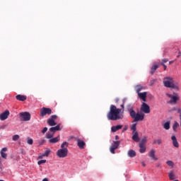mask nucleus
Instances as JSON below:
<instances>
[{
	"label": "nucleus",
	"mask_w": 181,
	"mask_h": 181,
	"mask_svg": "<svg viewBox=\"0 0 181 181\" xmlns=\"http://www.w3.org/2000/svg\"><path fill=\"white\" fill-rule=\"evenodd\" d=\"M69 142L64 141L61 145V148L57 150V156L58 158H66L69 153Z\"/></svg>",
	"instance_id": "7ed1b4c3"
},
{
	"label": "nucleus",
	"mask_w": 181,
	"mask_h": 181,
	"mask_svg": "<svg viewBox=\"0 0 181 181\" xmlns=\"http://www.w3.org/2000/svg\"><path fill=\"white\" fill-rule=\"evenodd\" d=\"M16 100L18 101H25L26 100V96L23 95H17L16 96Z\"/></svg>",
	"instance_id": "5701e85b"
},
{
	"label": "nucleus",
	"mask_w": 181,
	"mask_h": 181,
	"mask_svg": "<svg viewBox=\"0 0 181 181\" xmlns=\"http://www.w3.org/2000/svg\"><path fill=\"white\" fill-rule=\"evenodd\" d=\"M171 139L173 141V144L175 148H179V143L177 142V139H176V136H172Z\"/></svg>",
	"instance_id": "dca6fc26"
},
{
	"label": "nucleus",
	"mask_w": 181,
	"mask_h": 181,
	"mask_svg": "<svg viewBox=\"0 0 181 181\" xmlns=\"http://www.w3.org/2000/svg\"><path fill=\"white\" fill-rule=\"evenodd\" d=\"M127 155L129 156V158H135V156H136V152H135L134 150H129Z\"/></svg>",
	"instance_id": "412c9836"
},
{
	"label": "nucleus",
	"mask_w": 181,
	"mask_h": 181,
	"mask_svg": "<svg viewBox=\"0 0 181 181\" xmlns=\"http://www.w3.org/2000/svg\"><path fill=\"white\" fill-rule=\"evenodd\" d=\"M44 142H45V140H42V144H44Z\"/></svg>",
	"instance_id": "3c124183"
},
{
	"label": "nucleus",
	"mask_w": 181,
	"mask_h": 181,
	"mask_svg": "<svg viewBox=\"0 0 181 181\" xmlns=\"http://www.w3.org/2000/svg\"><path fill=\"white\" fill-rule=\"evenodd\" d=\"M168 62H169V60L168 59H165L162 60L161 63H163V64H165V63H168Z\"/></svg>",
	"instance_id": "ea45409f"
},
{
	"label": "nucleus",
	"mask_w": 181,
	"mask_h": 181,
	"mask_svg": "<svg viewBox=\"0 0 181 181\" xmlns=\"http://www.w3.org/2000/svg\"><path fill=\"white\" fill-rule=\"evenodd\" d=\"M163 84L165 87L168 88H176V86H175V83L173 81V78L172 77H166L163 79Z\"/></svg>",
	"instance_id": "20e7f679"
},
{
	"label": "nucleus",
	"mask_w": 181,
	"mask_h": 181,
	"mask_svg": "<svg viewBox=\"0 0 181 181\" xmlns=\"http://www.w3.org/2000/svg\"><path fill=\"white\" fill-rule=\"evenodd\" d=\"M76 142L80 149H84V146H86V143L83 140H81L80 139H77Z\"/></svg>",
	"instance_id": "ddd939ff"
},
{
	"label": "nucleus",
	"mask_w": 181,
	"mask_h": 181,
	"mask_svg": "<svg viewBox=\"0 0 181 181\" xmlns=\"http://www.w3.org/2000/svg\"><path fill=\"white\" fill-rule=\"evenodd\" d=\"M139 98L144 101H146V92L138 93Z\"/></svg>",
	"instance_id": "aec40b11"
},
{
	"label": "nucleus",
	"mask_w": 181,
	"mask_h": 181,
	"mask_svg": "<svg viewBox=\"0 0 181 181\" xmlns=\"http://www.w3.org/2000/svg\"><path fill=\"white\" fill-rule=\"evenodd\" d=\"M131 130L133 131L132 132H136V124H133L131 126Z\"/></svg>",
	"instance_id": "7c9ffc66"
},
{
	"label": "nucleus",
	"mask_w": 181,
	"mask_h": 181,
	"mask_svg": "<svg viewBox=\"0 0 181 181\" xmlns=\"http://www.w3.org/2000/svg\"><path fill=\"white\" fill-rule=\"evenodd\" d=\"M146 144V137H144L141 139V141L139 143V145H143L145 146V144Z\"/></svg>",
	"instance_id": "2f4dec72"
},
{
	"label": "nucleus",
	"mask_w": 181,
	"mask_h": 181,
	"mask_svg": "<svg viewBox=\"0 0 181 181\" xmlns=\"http://www.w3.org/2000/svg\"><path fill=\"white\" fill-rule=\"evenodd\" d=\"M168 177L170 180H175V179H176V175L174 171H170L168 173Z\"/></svg>",
	"instance_id": "6ab92c4d"
},
{
	"label": "nucleus",
	"mask_w": 181,
	"mask_h": 181,
	"mask_svg": "<svg viewBox=\"0 0 181 181\" xmlns=\"http://www.w3.org/2000/svg\"><path fill=\"white\" fill-rule=\"evenodd\" d=\"M122 128V125H117L112 127V132H117V131H119V129H121Z\"/></svg>",
	"instance_id": "b1692460"
},
{
	"label": "nucleus",
	"mask_w": 181,
	"mask_h": 181,
	"mask_svg": "<svg viewBox=\"0 0 181 181\" xmlns=\"http://www.w3.org/2000/svg\"><path fill=\"white\" fill-rule=\"evenodd\" d=\"M115 139L116 140L119 139V137L118 136H115Z\"/></svg>",
	"instance_id": "a18cd8bd"
},
{
	"label": "nucleus",
	"mask_w": 181,
	"mask_h": 181,
	"mask_svg": "<svg viewBox=\"0 0 181 181\" xmlns=\"http://www.w3.org/2000/svg\"><path fill=\"white\" fill-rule=\"evenodd\" d=\"M50 149H48V150H47V151H45V152H44V156H49V155H50Z\"/></svg>",
	"instance_id": "72a5a7b5"
},
{
	"label": "nucleus",
	"mask_w": 181,
	"mask_h": 181,
	"mask_svg": "<svg viewBox=\"0 0 181 181\" xmlns=\"http://www.w3.org/2000/svg\"><path fill=\"white\" fill-rule=\"evenodd\" d=\"M142 165H143V166H146V165H145V163H142Z\"/></svg>",
	"instance_id": "09e8293b"
},
{
	"label": "nucleus",
	"mask_w": 181,
	"mask_h": 181,
	"mask_svg": "<svg viewBox=\"0 0 181 181\" xmlns=\"http://www.w3.org/2000/svg\"><path fill=\"white\" fill-rule=\"evenodd\" d=\"M18 139H19V135L16 134L13 136V141H18Z\"/></svg>",
	"instance_id": "f704fd0d"
},
{
	"label": "nucleus",
	"mask_w": 181,
	"mask_h": 181,
	"mask_svg": "<svg viewBox=\"0 0 181 181\" xmlns=\"http://www.w3.org/2000/svg\"><path fill=\"white\" fill-rule=\"evenodd\" d=\"M60 141V136H58L55 138H52L49 140V144H57Z\"/></svg>",
	"instance_id": "a211bd4d"
},
{
	"label": "nucleus",
	"mask_w": 181,
	"mask_h": 181,
	"mask_svg": "<svg viewBox=\"0 0 181 181\" xmlns=\"http://www.w3.org/2000/svg\"><path fill=\"white\" fill-rule=\"evenodd\" d=\"M180 120H181V113L180 114Z\"/></svg>",
	"instance_id": "8fccbe9b"
},
{
	"label": "nucleus",
	"mask_w": 181,
	"mask_h": 181,
	"mask_svg": "<svg viewBox=\"0 0 181 181\" xmlns=\"http://www.w3.org/2000/svg\"><path fill=\"white\" fill-rule=\"evenodd\" d=\"M155 153H156L155 149H151V151L149 152L148 156H150V158H151L153 160H158V158L155 156Z\"/></svg>",
	"instance_id": "4468645a"
},
{
	"label": "nucleus",
	"mask_w": 181,
	"mask_h": 181,
	"mask_svg": "<svg viewBox=\"0 0 181 181\" xmlns=\"http://www.w3.org/2000/svg\"><path fill=\"white\" fill-rule=\"evenodd\" d=\"M177 128H179V123L177 122H174L173 125V129L175 132L177 131Z\"/></svg>",
	"instance_id": "393cba45"
},
{
	"label": "nucleus",
	"mask_w": 181,
	"mask_h": 181,
	"mask_svg": "<svg viewBox=\"0 0 181 181\" xmlns=\"http://www.w3.org/2000/svg\"><path fill=\"white\" fill-rule=\"evenodd\" d=\"M172 63H173V62H172V61H170V62H169L170 64H172Z\"/></svg>",
	"instance_id": "de8ad7c7"
},
{
	"label": "nucleus",
	"mask_w": 181,
	"mask_h": 181,
	"mask_svg": "<svg viewBox=\"0 0 181 181\" xmlns=\"http://www.w3.org/2000/svg\"><path fill=\"white\" fill-rule=\"evenodd\" d=\"M127 110L129 112L130 117L134 119V121L135 122L144 121V119H145V114L139 112L136 113V112H134V108H132V105H127Z\"/></svg>",
	"instance_id": "f03ea898"
},
{
	"label": "nucleus",
	"mask_w": 181,
	"mask_h": 181,
	"mask_svg": "<svg viewBox=\"0 0 181 181\" xmlns=\"http://www.w3.org/2000/svg\"><path fill=\"white\" fill-rule=\"evenodd\" d=\"M132 139L134 142H139V136L138 134V132H132Z\"/></svg>",
	"instance_id": "2eb2a0df"
},
{
	"label": "nucleus",
	"mask_w": 181,
	"mask_h": 181,
	"mask_svg": "<svg viewBox=\"0 0 181 181\" xmlns=\"http://www.w3.org/2000/svg\"><path fill=\"white\" fill-rule=\"evenodd\" d=\"M135 88H136V91L137 94H139V92L143 90L144 87L140 85H137L135 87Z\"/></svg>",
	"instance_id": "bb28decb"
},
{
	"label": "nucleus",
	"mask_w": 181,
	"mask_h": 181,
	"mask_svg": "<svg viewBox=\"0 0 181 181\" xmlns=\"http://www.w3.org/2000/svg\"><path fill=\"white\" fill-rule=\"evenodd\" d=\"M118 101H119V99L116 98V99H115V103H118Z\"/></svg>",
	"instance_id": "c03bdc74"
},
{
	"label": "nucleus",
	"mask_w": 181,
	"mask_h": 181,
	"mask_svg": "<svg viewBox=\"0 0 181 181\" xmlns=\"http://www.w3.org/2000/svg\"><path fill=\"white\" fill-rule=\"evenodd\" d=\"M56 119H57V115H53L50 117V118H49L47 119V124L50 126V127H54V125L57 124L56 123Z\"/></svg>",
	"instance_id": "6e6552de"
},
{
	"label": "nucleus",
	"mask_w": 181,
	"mask_h": 181,
	"mask_svg": "<svg viewBox=\"0 0 181 181\" xmlns=\"http://www.w3.org/2000/svg\"><path fill=\"white\" fill-rule=\"evenodd\" d=\"M141 111L144 112V114H149V112H151V107H149L148 104L143 103L141 107Z\"/></svg>",
	"instance_id": "9d476101"
},
{
	"label": "nucleus",
	"mask_w": 181,
	"mask_h": 181,
	"mask_svg": "<svg viewBox=\"0 0 181 181\" xmlns=\"http://www.w3.org/2000/svg\"><path fill=\"white\" fill-rule=\"evenodd\" d=\"M168 166H170V168H173L175 166V163H173V161L172 160H168L166 162Z\"/></svg>",
	"instance_id": "c756f323"
},
{
	"label": "nucleus",
	"mask_w": 181,
	"mask_h": 181,
	"mask_svg": "<svg viewBox=\"0 0 181 181\" xmlns=\"http://www.w3.org/2000/svg\"><path fill=\"white\" fill-rule=\"evenodd\" d=\"M127 103V98H123L122 104L120 105L121 109L117 108L115 105H111L110 112L107 115L109 121H117L124 118V104Z\"/></svg>",
	"instance_id": "f257e3e1"
},
{
	"label": "nucleus",
	"mask_w": 181,
	"mask_h": 181,
	"mask_svg": "<svg viewBox=\"0 0 181 181\" xmlns=\"http://www.w3.org/2000/svg\"><path fill=\"white\" fill-rule=\"evenodd\" d=\"M52 114V109L47 107H42L40 109V117H45V115H50Z\"/></svg>",
	"instance_id": "423d86ee"
},
{
	"label": "nucleus",
	"mask_w": 181,
	"mask_h": 181,
	"mask_svg": "<svg viewBox=\"0 0 181 181\" xmlns=\"http://www.w3.org/2000/svg\"><path fill=\"white\" fill-rule=\"evenodd\" d=\"M27 143L28 144V145H33V139L29 137L27 138Z\"/></svg>",
	"instance_id": "473e14b6"
},
{
	"label": "nucleus",
	"mask_w": 181,
	"mask_h": 181,
	"mask_svg": "<svg viewBox=\"0 0 181 181\" xmlns=\"http://www.w3.org/2000/svg\"><path fill=\"white\" fill-rule=\"evenodd\" d=\"M177 111L178 114H181V110H180V108L177 109Z\"/></svg>",
	"instance_id": "79ce46f5"
},
{
	"label": "nucleus",
	"mask_w": 181,
	"mask_h": 181,
	"mask_svg": "<svg viewBox=\"0 0 181 181\" xmlns=\"http://www.w3.org/2000/svg\"><path fill=\"white\" fill-rule=\"evenodd\" d=\"M45 154L44 153H40L39 156H38V159H43V158H45Z\"/></svg>",
	"instance_id": "4c0bfd02"
},
{
	"label": "nucleus",
	"mask_w": 181,
	"mask_h": 181,
	"mask_svg": "<svg viewBox=\"0 0 181 181\" xmlns=\"http://www.w3.org/2000/svg\"><path fill=\"white\" fill-rule=\"evenodd\" d=\"M60 124H57L56 127H51L49 129L50 132H53V134H54L56 132V131H60Z\"/></svg>",
	"instance_id": "f3484780"
},
{
	"label": "nucleus",
	"mask_w": 181,
	"mask_h": 181,
	"mask_svg": "<svg viewBox=\"0 0 181 181\" xmlns=\"http://www.w3.org/2000/svg\"><path fill=\"white\" fill-rule=\"evenodd\" d=\"M43 163H46V160H41L37 162L38 165H42Z\"/></svg>",
	"instance_id": "e433bc0d"
},
{
	"label": "nucleus",
	"mask_w": 181,
	"mask_h": 181,
	"mask_svg": "<svg viewBox=\"0 0 181 181\" xmlns=\"http://www.w3.org/2000/svg\"><path fill=\"white\" fill-rule=\"evenodd\" d=\"M163 128H164V129H166V130L170 129V122H167L164 123Z\"/></svg>",
	"instance_id": "a878e982"
},
{
	"label": "nucleus",
	"mask_w": 181,
	"mask_h": 181,
	"mask_svg": "<svg viewBox=\"0 0 181 181\" xmlns=\"http://www.w3.org/2000/svg\"><path fill=\"white\" fill-rule=\"evenodd\" d=\"M161 65L163 66L164 70H166V65L163 62H161Z\"/></svg>",
	"instance_id": "a19ab883"
},
{
	"label": "nucleus",
	"mask_w": 181,
	"mask_h": 181,
	"mask_svg": "<svg viewBox=\"0 0 181 181\" xmlns=\"http://www.w3.org/2000/svg\"><path fill=\"white\" fill-rule=\"evenodd\" d=\"M9 110H6L3 113L0 115V120L1 121H5V119H8V117H9Z\"/></svg>",
	"instance_id": "9b49d317"
},
{
	"label": "nucleus",
	"mask_w": 181,
	"mask_h": 181,
	"mask_svg": "<svg viewBox=\"0 0 181 181\" xmlns=\"http://www.w3.org/2000/svg\"><path fill=\"white\" fill-rule=\"evenodd\" d=\"M166 95L168 98H170V104H176L179 100V95L177 93H174L173 95L167 93Z\"/></svg>",
	"instance_id": "39448f33"
},
{
	"label": "nucleus",
	"mask_w": 181,
	"mask_h": 181,
	"mask_svg": "<svg viewBox=\"0 0 181 181\" xmlns=\"http://www.w3.org/2000/svg\"><path fill=\"white\" fill-rule=\"evenodd\" d=\"M127 129H128V127L125 126L123 129V131H127Z\"/></svg>",
	"instance_id": "37998d69"
},
{
	"label": "nucleus",
	"mask_w": 181,
	"mask_h": 181,
	"mask_svg": "<svg viewBox=\"0 0 181 181\" xmlns=\"http://www.w3.org/2000/svg\"><path fill=\"white\" fill-rule=\"evenodd\" d=\"M153 143L154 144H158V145H160V144H162V140L161 139H157V140L154 141Z\"/></svg>",
	"instance_id": "c9c22d12"
},
{
	"label": "nucleus",
	"mask_w": 181,
	"mask_h": 181,
	"mask_svg": "<svg viewBox=\"0 0 181 181\" xmlns=\"http://www.w3.org/2000/svg\"><path fill=\"white\" fill-rule=\"evenodd\" d=\"M7 151H8V148L6 147H4L1 150L0 155L1 158H3V159H7L8 158V154L6 153Z\"/></svg>",
	"instance_id": "f8f14e48"
},
{
	"label": "nucleus",
	"mask_w": 181,
	"mask_h": 181,
	"mask_svg": "<svg viewBox=\"0 0 181 181\" xmlns=\"http://www.w3.org/2000/svg\"><path fill=\"white\" fill-rule=\"evenodd\" d=\"M42 181H49V180H47V178H44Z\"/></svg>",
	"instance_id": "49530a36"
},
{
	"label": "nucleus",
	"mask_w": 181,
	"mask_h": 181,
	"mask_svg": "<svg viewBox=\"0 0 181 181\" xmlns=\"http://www.w3.org/2000/svg\"><path fill=\"white\" fill-rule=\"evenodd\" d=\"M42 132V134H46V132H47V127H44Z\"/></svg>",
	"instance_id": "58836bf2"
},
{
	"label": "nucleus",
	"mask_w": 181,
	"mask_h": 181,
	"mask_svg": "<svg viewBox=\"0 0 181 181\" xmlns=\"http://www.w3.org/2000/svg\"><path fill=\"white\" fill-rule=\"evenodd\" d=\"M20 117L22 121H30V113L28 112H21Z\"/></svg>",
	"instance_id": "1a4fd4ad"
},
{
	"label": "nucleus",
	"mask_w": 181,
	"mask_h": 181,
	"mask_svg": "<svg viewBox=\"0 0 181 181\" xmlns=\"http://www.w3.org/2000/svg\"><path fill=\"white\" fill-rule=\"evenodd\" d=\"M53 136H54V133H47L45 136V137L47 138V139H52L53 138Z\"/></svg>",
	"instance_id": "cd10ccee"
},
{
	"label": "nucleus",
	"mask_w": 181,
	"mask_h": 181,
	"mask_svg": "<svg viewBox=\"0 0 181 181\" xmlns=\"http://www.w3.org/2000/svg\"><path fill=\"white\" fill-rule=\"evenodd\" d=\"M159 66L158 65H153L151 67V74H153L155 73V71L158 68Z\"/></svg>",
	"instance_id": "c85d7f7f"
},
{
	"label": "nucleus",
	"mask_w": 181,
	"mask_h": 181,
	"mask_svg": "<svg viewBox=\"0 0 181 181\" xmlns=\"http://www.w3.org/2000/svg\"><path fill=\"white\" fill-rule=\"evenodd\" d=\"M119 144L121 141H117L112 142V145L110 147V151L111 153H115V149H118V146H119Z\"/></svg>",
	"instance_id": "0eeeda50"
},
{
	"label": "nucleus",
	"mask_w": 181,
	"mask_h": 181,
	"mask_svg": "<svg viewBox=\"0 0 181 181\" xmlns=\"http://www.w3.org/2000/svg\"><path fill=\"white\" fill-rule=\"evenodd\" d=\"M139 147L140 148L139 152L140 153H145L146 152V146L142 144H139Z\"/></svg>",
	"instance_id": "4be33fe9"
},
{
	"label": "nucleus",
	"mask_w": 181,
	"mask_h": 181,
	"mask_svg": "<svg viewBox=\"0 0 181 181\" xmlns=\"http://www.w3.org/2000/svg\"><path fill=\"white\" fill-rule=\"evenodd\" d=\"M174 181H179L178 180H175Z\"/></svg>",
	"instance_id": "603ef678"
}]
</instances>
